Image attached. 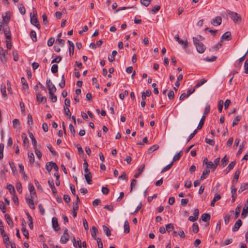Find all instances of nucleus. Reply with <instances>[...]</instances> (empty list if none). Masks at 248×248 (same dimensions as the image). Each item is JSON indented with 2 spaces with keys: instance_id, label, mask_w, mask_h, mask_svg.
Instances as JSON below:
<instances>
[{
  "instance_id": "f257e3e1",
  "label": "nucleus",
  "mask_w": 248,
  "mask_h": 248,
  "mask_svg": "<svg viewBox=\"0 0 248 248\" xmlns=\"http://www.w3.org/2000/svg\"><path fill=\"white\" fill-rule=\"evenodd\" d=\"M193 41L197 51L200 53H203L205 50V46L196 37H193Z\"/></svg>"
},
{
  "instance_id": "f03ea898",
  "label": "nucleus",
  "mask_w": 248,
  "mask_h": 248,
  "mask_svg": "<svg viewBox=\"0 0 248 248\" xmlns=\"http://www.w3.org/2000/svg\"><path fill=\"white\" fill-rule=\"evenodd\" d=\"M46 84L47 88L49 91V94H52V93H55L56 91V88L53 84L51 82L50 79L46 80Z\"/></svg>"
},
{
  "instance_id": "7ed1b4c3",
  "label": "nucleus",
  "mask_w": 248,
  "mask_h": 248,
  "mask_svg": "<svg viewBox=\"0 0 248 248\" xmlns=\"http://www.w3.org/2000/svg\"><path fill=\"white\" fill-rule=\"evenodd\" d=\"M31 22L32 25L36 27L37 28H40V25L38 23V21L37 17L36 12H35V13H34L32 15L31 14Z\"/></svg>"
},
{
  "instance_id": "20e7f679",
  "label": "nucleus",
  "mask_w": 248,
  "mask_h": 248,
  "mask_svg": "<svg viewBox=\"0 0 248 248\" xmlns=\"http://www.w3.org/2000/svg\"><path fill=\"white\" fill-rule=\"evenodd\" d=\"M228 14L231 15V18L233 20L235 23H238L241 21V18L237 13L231 12L230 11H228Z\"/></svg>"
},
{
  "instance_id": "39448f33",
  "label": "nucleus",
  "mask_w": 248,
  "mask_h": 248,
  "mask_svg": "<svg viewBox=\"0 0 248 248\" xmlns=\"http://www.w3.org/2000/svg\"><path fill=\"white\" fill-rule=\"evenodd\" d=\"M69 239V235L68 233V229L66 228L61 237L60 243L62 244H66L68 241Z\"/></svg>"
},
{
  "instance_id": "423d86ee",
  "label": "nucleus",
  "mask_w": 248,
  "mask_h": 248,
  "mask_svg": "<svg viewBox=\"0 0 248 248\" xmlns=\"http://www.w3.org/2000/svg\"><path fill=\"white\" fill-rule=\"evenodd\" d=\"M46 169L48 171H51L52 169H54L56 171H58L59 167L56 163L50 162L46 164Z\"/></svg>"
},
{
  "instance_id": "0eeeda50",
  "label": "nucleus",
  "mask_w": 248,
  "mask_h": 248,
  "mask_svg": "<svg viewBox=\"0 0 248 248\" xmlns=\"http://www.w3.org/2000/svg\"><path fill=\"white\" fill-rule=\"evenodd\" d=\"M11 19V13L7 12L5 15L2 16V19L0 20L1 22H4L8 25V23Z\"/></svg>"
},
{
  "instance_id": "6e6552de",
  "label": "nucleus",
  "mask_w": 248,
  "mask_h": 248,
  "mask_svg": "<svg viewBox=\"0 0 248 248\" xmlns=\"http://www.w3.org/2000/svg\"><path fill=\"white\" fill-rule=\"evenodd\" d=\"M2 32H4L5 37L7 39H11V34L10 30V28L8 25L5 26L4 29Z\"/></svg>"
},
{
  "instance_id": "1a4fd4ad",
  "label": "nucleus",
  "mask_w": 248,
  "mask_h": 248,
  "mask_svg": "<svg viewBox=\"0 0 248 248\" xmlns=\"http://www.w3.org/2000/svg\"><path fill=\"white\" fill-rule=\"evenodd\" d=\"M52 226L55 231H57L60 230L58 219L56 217H53L52 219Z\"/></svg>"
},
{
  "instance_id": "9d476101",
  "label": "nucleus",
  "mask_w": 248,
  "mask_h": 248,
  "mask_svg": "<svg viewBox=\"0 0 248 248\" xmlns=\"http://www.w3.org/2000/svg\"><path fill=\"white\" fill-rule=\"evenodd\" d=\"M242 222L241 219H239L235 223L234 225L232 228V231L233 232L237 231L240 227L242 226Z\"/></svg>"
},
{
  "instance_id": "9b49d317",
  "label": "nucleus",
  "mask_w": 248,
  "mask_h": 248,
  "mask_svg": "<svg viewBox=\"0 0 248 248\" xmlns=\"http://www.w3.org/2000/svg\"><path fill=\"white\" fill-rule=\"evenodd\" d=\"M221 18L220 16H217L212 20L211 23L214 26H218L221 24Z\"/></svg>"
},
{
  "instance_id": "f8f14e48",
  "label": "nucleus",
  "mask_w": 248,
  "mask_h": 248,
  "mask_svg": "<svg viewBox=\"0 0 248 248\" xmlns=\"http://www.w3.org/2000/svg\"><path fill=\"white\" fill-rule=\"evenodd\" d=\"M32 196H31V198H26V202L28 204L29 206L31 209H34L35 206L33 203V201L32 200Z\"/></svg>"
},
{
  "instance_id": "ddd939ff",
  "label": "nucleus",
  "mask_w": 248,
  "mask_h": 248,
  "mask_svg": "<svg viewBox=\"0 0 248 248\" xmlns=\"http://www.w3.org/2000/svg\"><path fill=\"white\" fill-rule=\"evenodd\" d=\"M231 39V33L230 31L225 32L221 37V42L224 40H230Z\"/></svg>"
},
{
  "instance_id": "4468645a",
  "label": "nucleus",
  "mask_w": 248,
  "mask_h": 248,
  "mask_svg": "<svg viewBox=\"0 0 248 248\" xmlns=\"http://www.w3.org/2000/svg\"><path fill=\"white\" fill-rule=\"evenodd\" d=\"M78 209V206L77 202H74L73 205V211L72 215L74 217H76L77 216V211Z\"/></svg>"
},
{
  "instance_id": "2eb2a0df",
  "label": "nucleus",
  "mask_w": 248,
  "mask_h": 248,
  "mask_svg": "<svg viewBox=\"0 0 248 248\" xmlns=\"http://www.w3.org/2000/svg\"><path fill=\"white\" fill-rule=\"evenodd\" d=\"M4 217L6 220L7 224L10 226L11 228H13L14 226V223L10 215L8 214H5Z\"/></svg>"
},
{
  "instance_id": "dca6fc26",
  "label": "nucleus",
  "mask_w": 248,
  "mask_h": 248,
  "mask_svg": "<svg viewBox=\"0 0 248 248\" xmlns=\"http://www.w3.org/2000/svg\"><path fill=\"white\" fill-rule=\"evenodd\" d=\"M240 173V171L239 170H237L235 171L233 179L232 181V185H235L237 183L238 180L239 179Z\"/></svg>"
},
{
  "instance_id": "f3484780",
  "label": "nucleus",
  "mask_w": 248,
  "mask_h": 248,
  "mask_svg": "<svg viewBox=\"0 0 248 248\" xmlns=\"http://www.w3.org/2000/svg\"><path fill=\"white\" fill-rule=\"evenodd\" d=\"M145 167V165L144 164L142 165L137 170V172L135 173L134 177L136 178H138L142 172L144 170Z\"/></svg>"
},
{
  "instance_id": "a211bd4d",
  "label": "nucleus",
  "mask_w": 248,
  "mask_h": 248,
  "mask_svg": "<svg viewBox=\"0 0 248 248\" xmlns=\"http://www.w3.org/2000/svg\"><path fill=\"white\" fill-rule=\"evenodd\" d=\"M222 46V42L220 41L219 42H218L217 45L212 46L211 48L209 49L210 51L213 50V51H217L218 49H219Z\"/></svg>"
},
{
  "instance_id": "6ab92c4d",
  "label": "nucleus",
  "mask_w": 248,
  "mask_h": 248,
  "mask_svg": "<svg viewBox=\"0 0 248 248\" xmlns=\"http://www.w3.org/2000/svg\"><path fill=\"white\" fill-rule=\"evenodd\" d=\"M37 100L38 102H44L45 103L46 101V97H44L41 93H38L37 94Z\"/></svg>"
},
{
  "instance_id": "aec40b11",
  "label": "nucleus",
  "mask_w": 248,
  "mask_h": 248,
  "mask_svg": "<svg viewBox=\"0 0 248 248\" xmlns=\"http://www.w3.org/2000/svg\"><path fill=\"white\" fill-rule=\"evenodd\" d=\"M91 231L92 236L96 240V238H97L96 236L98 232L97 229L93 226L92 227Z\"/></svg>"
},
{
  "instance_id": "412c9836",
  "label": "nucleus",
  "mask_w": 248,
  "mask_h": 248,
  "mask_svg": "<svg viewBox=\"0 0 248 248\" xmlns=\"http://www.w3.org/2000/svg\"><path fill=\"white\" fill-rule=\"evenodd\" d=\"M211 217L210 214L207 213L203 214L201 216V219L203 221L206 222L210 219Z\"/></svg>"
},
{
  "instance_id": "4be33fe9",
  "label": "nucleus",
  "mask_w": 248,
  "mask_h": 248,
  "mask_svg": "<svg viewBox=\"0 0 248 248\" xmlns=\"http://www.w3.org/2000/svg\"><path fill=\"white\" fill-rule=\"evenodd\" d=\"M29 137L31 138L32 142V144L33 146V147H35L37 146V141L35 140V138L33 136V134L31 132H29Z\"/></svg>"
},
{
  "instance_id": "5701e85b",
  "label": "nucleus",
  "mask_w": 248,
  "mask_h": 248,
  "mask_svg": "<svg viewBox=\"0 0 248 248\" xmlns=\"http://www.w3.org/2000/svg\"><path fill=\"white\" fill-rule=\"evenodd\" d=\"M210 172V170L208 169H205L203 170L202 172V174L201 177V180H204L206 178V176L208 175L209 173Z\"/></svg>"
},
{
  "instance_id": "b1692460",
  "label": "nucleus",
  "mask_w": 248,
  "mask_h": 248,
  "mask_svg": "<svg viewBox=\"0 0 248 248\" xmlns=\"http://www.w3.org/2000/svg\"><path fill=\"white\" fill-rule=\"evenodd\" d=\"M205 120V116L204 115H203L201 119V120L200 121V123L197 126V129H201L202 128V127L203 126L204 121Z\"/></svg>"
},
{
  "instance_id": "393cba45",
  "label": "nucleus",
  "mask_w": 248,
  "mask_h": 248,
  "mask_svg": "<svg viewBox=\"0 0 248 248\" xmlns=\"http://www.w3.org/2000/svg\"><path fill=\"white\" fill-rule=\"evenodd\" d=\"M248 214V206H246V204L244 207L242 213L241 214V217L242 218H245Z\"/></svg>"
},
{
  "instance_id": "a878e982",
  "label": "nucleus",
  "mask_w": 248,
  "mask_h": 248,
  "mask_svg": "<svg viewBox=\"0 0 248 248\" xmlns=\"http://www.w3.org/2000/svg\"><path fill=\"white\" fill-rule=\"evenodd\" d=\"M217 167L214 164L213 162L212 161H209L208 164L206 165V168L209 170V169H211L213 171H214L216 169Z\"/></svg>"
},
{
  "instance_id": "bb28decb",
  "label": "nucleus",
  "mask_w": 248,
  "mask_h": 248,
  "mask_svg": "<svg viewBox=\"0 0 248 248\" xmlns=\"http://www.w3.org/2000/svg\"><path fill=\"white\" fill-rule=\"evenodd\" d=\"M151 93V91L150 90H147L145 92H143L141 95L142 100H145L146 96H149Z\"/></svg>"
},
{
  "instance_id": "cd10ccee",
  "label": "nucleus",
  "mask_w": 248,
  "mask_h": 248,
  "mask_svg": "<svg viewBox=\"0 0 248 248\" xmlns=\"http://www.w3.org/2000/svg\"><path fill=\"white\" fill-rule=\"evenodd\" d=\"M159 148V146L157 144H155L151 146L148 150V152L149 154H151L153 152L157 150Z\"/></svg>"
},
{
  "instance_id": "c85d7f7f",
  "label": "nucleus",
  "mask_w": 248,
  "mask_h": 248,
  "mask_svg": "<svg viewBox=\"0 0 248 248\" xmlns=\"http://www.w3.org/2000/svg\"><path fill=\"white\" fill-rule=\"evenodd\" d=\"M182 155H183L182 151H180L178 153L176 154L173 157V160H172L173 162L174 161L179 160L180 159L181 157L182 156Z\"/></svg>"
},
{
  "instance_id": "c756f323",
  "label": "nucleus",
  "mask_w": 248,
  "mask_h": 248,
  "mask_svg": "<svg viewBox=\"0 0 248 248\" xmlns=\"http://www.w3.org/2000/svg\"><path fill=\"white\" fill-rule=\"evenodd\" d=\"M1 92L3 97H7V94L6 91V86L5 84H2L1 85Z\"/></svg>"
},
{
  "instance_id": "7c9ffc66",
  "label": "nucleus",
  "mask_w": 248,
  "mask_h": 248,
  "mask_svg": "<svg viewBox=\"0 0 248 248\" xmlns=\"http://www.w3.org/2000/svg\"><path fill=\"white\" fill-rule=\"evenodd\" d=\"M29 189L31 193V196H34L36 194L34 186L31 184H29Z\"/></svg>"
},
{
  "instance_id": "2f4dec72",
  "label": "nucleus",
  "mask_w": 248,
  "mask_h": 248,
  "mask_svg": "<svg viewBox=\"0 0 248 248\" xmlns=\"http://www.w3.org/2000/svg\"><path fill=\"white\" fill-rule=\"evenodd\" d=\"M85 178L86 180L87 183L89 185L92 184V175L91 174H85L84 175Z\"/></svg>"
},
{
  "instance_id": "473e14b6",
  "label": "nucleus",
  "mask_w": 248,
  "mask_h": 248,
  "mask_svg": "<svg viewBox=\"0 0 248 248\" xmlns=\"http://www.w3.org/2000/svg\"><path fill=\"white\" fill-rule=\"evenodd\" d=\"M30 37L31 38L33 42H35L37 41V37L36 32L32 30L30 32Z\"/></svg>"
},
{
  "instance_id": "72a5a7b5",
  "label": "nucleus",
  "mask_w": 248,
  "mask_h": 248,
  "mask_svg": "<svg viewBox=\"0 0 248 248\" xmlns=\"http://www.w3.org/2000/svg\"><path fill=\"white\" fill-rule=\"evenodd\" d=\"M28 156L29 159V162L31 164H33L34 161V156L32 153H28Z\"/></svg>"
},
{
  "instance_id": "f704fd0d",
  "label": "nucleus",
  "mask_w": 248,
  "mask_h": 248,
  "mask_svg": "<svg viewBox=\"0 0 248 248\" xmlns=\"http://www.w3.org/2000/svg\"><path fill=\"white\" fill-rule=\"evenodd\" d=\"M130 231L129 223L127 220L125 221L124 224V232L128 233Z\"/></svg>"
},
{
  "instance_id": "c9c22d12",
  "label": "nucleus",
  "mask_w": 248,
  "mask_h": 248,
  "mask_svg": "<svg viewBox=\"0 0 248 248\" xmlns=\"http://www.w3.org/2000/svg\"><path fill=\"white\" fill-rule=\"evenodd\" d=\"M103 229L104 232L108 236H109L111 235V231L105 225L103 226Z\"/></svg>"
},
{
  "instance_id": "e433bc0d",
  "label": "nucleus",
  "mask_w": 248,
  "mask_h": 248,
  "mask_svg": "<svg viewBox=\"0 0 248 248\" xmlns=\"http://www.w3.org/2000/svg\"><path fill=\"white\" fill-rule=\"evenodd\" d=\"M248 187V183H244L241 185L239 189L238 190L239 193H241L245 189H247Z\"/></svg>"
},
{
  "instance_id": "4c0bfd02",
  "label": "nucleus",
  "mask_w": 248,
  "mask_h": 248,
  "mask_svg": "<svg viewBox=\"0 0 248 248\" xmlns=\"http://www.w3.org/2000/svg\"><path fill=\"white\" fill-rule=\"evenodd\" d=\"M21 81L24 89H28L29 88V86L27 82L26 79L24 77H22L21 78Z\"/></svg>"
},
{
  "instance_id": "58836bf2",
  "label": "nucleus",
  "mask_w": 248,
  "mask_h": 248,
  "mask_svg": "<svg viewBox=\"0 0 248 248\" xmlns=\"http://www.w3.org/2000/svg\"><path fill=\"white\" fill-rule=\"evenodd\" d=\"M117 52L116 50H113L112 52V55L111 57H108V60L110 62H112L115 60V56L117 55Z\"/></svg>"
},
{
  "instance_id": "ea45409f",
  "label": "nucleus",
  "mask_w": 248,
  "mask_h": 248,
  "mask_svg": "<svg viewBox=\"0 0 248 248\" xmlns=\"http://www.w3.org/2000/svg\"><path fill=\"white\" fill-rule=\"evenodd\" d=\"M2 238H3V243L5 245L6 247L7 248L9 246V243H10L9 236L7 235L4 237H3Z\"/></svg>"
},
{
  "instance_id": "a19ab883",
  "label": "nucleus",
  "mask_w": 248,
  "mask_h": 248,
  "mask_svg": "<svg viewBox=\"0 0 248 248\" xmlns=\"http://www.w3.org/2000/svg\"><path fill=\"white\" fill-rule=\"evenodd\" d=\"M172 165H173V161H172L169 164H168L166 167L163 168V169L161 171V173H163L165 171L170 170L172 166Z\"/></svg>"
},
{
  "instance_id": "79ce46f5",
  "label": "nucleus",
  "mask_w": 248,
  "mask_h": 248,
  "mask_svg": "<svg viewBox=\"0 0 248 248\" xmlns=\"http://www.w3.org/2000/svg\"><path fill=\"white\" fill-rule=\"evenodd\" d=\"M207 82V80L203 78L197 83L195 86V88H198Z\"/></svg>"
},
{
  "instance_id": "37998d69",
  "label": "nucleus",
  "mask_w": 248,
  "mask_h": 248,
  "mask_svg": "<svg viewBox=\"0 0 248 248\" xmlns=\"http://www.w3.org/2000/svg\"><path fill=\"white\" fill-rule=\"evenodd\" d=\"M18 9H19V11L20 13L22 15H24L25 14V13H26V9H25V7L23 6L22 4H19L18 5Z\"/></svg>"
},
{
  "instance_id": "c03bdc74",
  "label": "nucleus",
  "mask_w": 248,
  "mask_h": 248,
  "mask_svg": "<svg viewBox=\"0 0 248 248\" xmlns=\"http://www.w3.org/2000/svg\"><path fill=\"white\" fill-rule=\"evenodd\" d=\"M165 228L166 229V231L169 232L173 230L174 226L172 224L170 223V224H168L167 225H166Z\"/></svg>"
},
{
  "instance_id": "a18cd8bd",
  "label": "nucleus",
  "mask_w": 248,
  "mask_h": 248,
  "mask_svg": "<svg viewBox=\"0 0 248 248\" xmlns=\"http://www.w3.org/2000/svg\"><path fill=\"white\" fill-rule=\"evenodd\" d=\"M64 113L66 116L69 118L71 117V113L70 111L69 108L67 107H64Z\"/></svg>"
},
{
  "instance_id": "49530a36",
  "label": "nucleus",
  "mask_w": 248,
  "mask_h": 248,
  "mask_svg": "<svg viewBox=\"0 0 248 248\" xmlns=\"http://www.w3.org/2000/svg\"><path fill=\"white\" fill-rule=\"evenodd\" d=\"M22 137L23 139V145L26 146L29 142V139L24 133L22 134Z\"/></svg>"
},
{
  "instance_id": "de8ad7c7",
  "label": "nucleus",
  "mask_w": 248,
  "mask_h": 248,
  "mask_svg": "<svg viewBox=\"0 0 248 248\" xmlns=\"http://www.w3.org/2000/svg\"><path fill=\"white\" fill-rule=\"evenodd\" d=\"M223 101L222 100H220L219 101H218V111L221 112L222 110V109H223Z\"/></svg>"
},
{
  "instance_id": "09e8293b",
  "label": "nucleus",
  "mask_w": 248,
  "mask_h": 248,
  "mask_svg": "<svg viewBox=\"0 0 248 248\" xmlns=\"http://www.w3.org/2000/svg\"><path fill=\"white\" fill-rule=\"evenodd\" d=\"M0 209L3 213L6 211L5 205L2 201H0Z\"/></svg>"
},
{
  "instance_id": "8fccbe9b",
  "label": "nucleus",
  "mask_w": 248,
  "mask_h": 248,
  "mask_svg": "<svg viewBox=\"0 0 248 248\" xmlns=\"http://www.w3.org/2000/svg\"><path fill=\"white\" fill-rule=\"evenodd\" d=\"M151 1L152 0H140L141 4L146 7H147L148 5H149Z\"/></svg>"
},
{
  "instance_id": "3c124183",
  "label": "nucleus",
  "mask_w": 248,
  "mask_h": 248,
  "mask_svg": "<svg viewBox=\"0 0 248 248\" xmlns=\"http://www.w3.org/2000/svg\"><path fill=\"white\" fill-rule=\"evenodd\" d=\"M7 188L11 194L14 193L15 192L14 186L12 185H8L7 186Z\"/></svg>"
},
{
  "instance_id": "603ef678",
  "label": "nucleus",
  "mask_w": 248,
  "mask_h": 248,
  "mask_svg": "<svg viewBox=\"0 0 248 248\" xmlns=\"http://www.w3.org/2000/svg\"><path fill=\"white\" fill-rule=\"evenodd\" d=\"M228 162V160L227 159L226 155H225V156L221 160V165L223 168L227 165Z\"/></svg>"
},
{
  "instance_id": "864d4df0",
  "label": "nucleus",
  "mask_w": 248,
  "mask_h": 248,
  "mask_svg": "<svg viewBox=\"0 0 248 248\" xmlns=\"http://www.w3.org/2000/svg\"><path fill=\"white\" fill-rule=\"evenodd\" d=\"M210 111V106L209 104H206L205 106V108L204 111L203 115L205 116V115H207Z\"/></svg>"
},
{
  "instance_id": "5fc2aeb1",
  "label": "nucleus",
  "mask_w": 248,
  "mask_h": 248,
  "mask_svg": "<svg viewBox=\"0 0 248 248\" xmlns=\"http://www.w3.org/2000/svg\"><path fill=\"white\" fill-rule=\"evenodd\" d=\"M199 231V227L197 223H193L192 225V231L194 233H197Z\"/></svg>"
},
{
  "instance_id": "6e6d98bb",
  "label": "nucleus",
  "mask_w": 248,
  "mask_h": 248,
  "mask_svg": "<svg viewBox=\"0 0 248 248\" xmlns=\"http://www.w3.org/2000/svg\"><path fill=\"white\" fill-rule=\"evenodd\" d=\"M21 231L23 232V235L27 238H29V232L28 230L26 229L25 227H23L21 229Z\"/></svg>"
},
{
  "instance_id": "4d7b16f0",
  "label": "nucleus",
  "mask_w": 248,
  "mask_h": 248,
  "mask_svg": "<svg viewBox=\"0 0 248 248\" xmlns=\"http://www.w3.org/2000/svg\"><path fill=\"white\" fill-rule=\"evenodd\" d=\"M178 43L183 45V47L186 49L187 47L188 46V42L187 41V40H186V41H184L183 40H182V39H181L179 42Z\"/></svg>"
},
{
  "instance_id": "13d9d810",
  "label": "nucleus",
  "mask_w": 248,
  "mask_h": 248,
  "mask_svg": "<svg viewBox=\"0 0 248 248\" xmlns=\"http://www.w3.org/2000/svg\"><path fill=\"white\" fill-rule=\"evenodd\" d=\"M224 222L226 224H228L229 223L230 216L228 214H224L223 216Z\"/></svg>"
},
{
  "instance_id": "bf43d9fd",
  "label": "nucleus",
  "mask_w": 248,
  "mask_h": 248,
  "mask_svg": "<svg viewBox=\"0 0 248 248\" xmlns=\"http://www.w3.org/2000/svg\"><path fill=\"white\" fill-rule=\"evenodd\" d=\"M232 195L237 196L236 194V188H235V185H232L231 187Z\"/></svg>"
},
{
  "instance_id": "052dcab7",
  "label": "nucleus",
  "mask_w": 248,
  "mask_h": 248,
  "mask_svg": "<svg viewBox=\"0 0 248 248\" xmlns=\"http://www.w3.org/2000/svg\"><path fill=\"white\" fill-rule=\"evenodd\" d=\"M58 66L57 64H53L51 68V71L52 73L55 74L58 72Z\"/></svg>"
},
{
  "instance_id": "680f3d73",
  "label": "nucleus",
  "mask_w": 248,
  "mask_h": 248,
  "mask_svg": "<svg viewBox=\"0 0 248 248\" xmlns=\"http://www.w3.org/2000/svg\"><path fill=\"white\" fill-rule=\"evenodd\" d=\"M13 127L15 128H17L19 125V121L17 119H15L13 121Z\"/></svg>"
},
{
  "instance_id": "e2e57ef3",
  "label": "nucleus",
  "mask_w": 248,
  "mask_h": 248,
  "mask_svg": "<svg viewBox=\"0 0 248 248\" xmlns=\"http://www.w3.org/2000/svg\"><path fill=\"white\" fill-rule=\"evenodd\" d=\"M240 119H241L240 116H236L233 120V121L232 123V125L234 126V125H237L238 124V122L240 120Z\"/></svg>"
},
{
  "instance_id": "0e129e2a",
  "label": "nucleus",
  "mask_w": 248,
  "mask_h": 248,
  "mask_svg": "<svg viewBox=\"0 0 248 248\" xmlns=\"http://www.w3.org/2000/svg\"><path fill=\"white\" fill-rule=\"evenodd\" d=\"M35 150V153L39 159H40L42 157V153L40 150L37 149V147H34Z\"/></svg>"
},
{
  "instance_id": "69168bd1",
  "label": "nucleus",
  "mask_w": 248,
  "mask_h": 248,
  "mask_svg": "<svg viewBox=\"0 0 248 248\" xmlns=\"http://www.w3.org/2000/svg\"><path fill=\"white\" fill-rule=\"evenodd\" d=\"M160 9V6L156 5L152 10L151 12L153 14L156 13Z\"/></svg>"
},
{
  "instance_id": "338daca9",
  "label": "nucleus",
  "mask_w": 248,
  "mask_h": 248,
  "mask_svg": "<svg viewBox=\"0 0 248 248\" xmlns=\"http://www.w3.org/2000/svg\"><path fill=\"white\" fill-rule=\"evenodd\" d=\"M96 240L97 242L98 248H103V243L101 241V239L99 237H97L96 238Z\"/></svg>"
},
{
  "instance_id": "774afa93",
  "label": "nucleus",
  "mask_w": 248,
  "mask_h": 248,
  "mask_svg": "<svg viewBox=\"0 0 248 248\" xmlns=\"http://www.w3.org/2000/svg\"><path fill=\"white\" fill-rule=\"evenodd\" d=\"M244 68L245 73L246 74H248V59H247L245 62Z\"/></svg>"
}]
</instances>
